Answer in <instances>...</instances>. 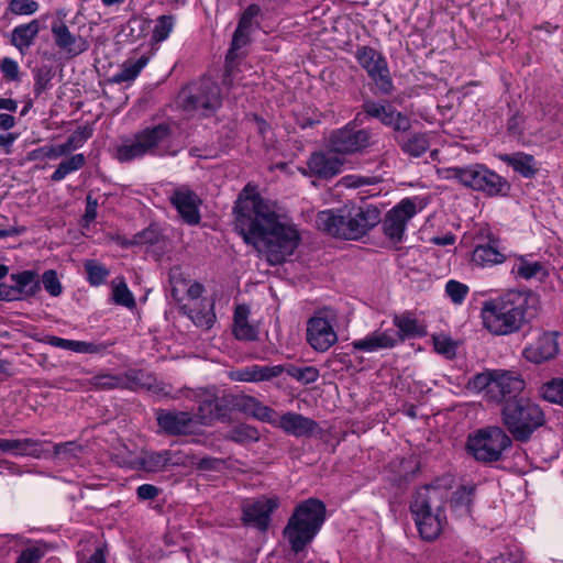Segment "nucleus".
<instances>
[{
    "instance_id": "nucleus-32",
    "label": "nucleus",
    "mask_w": 563,
    "mask_h": 563,
    "mask_svg": "<svg viewBox=\"0 0 563 563\" xmlns=\"http://www.w3.org/2000/svg\"><path fill=\"white\" fill-rule=\"evenodd\" d=\"M52 33L55 40V44L69 54L77 55L82 52L80 38L74 36L67 25L64 23H54L52 26Z\"/></svg>"
},
{
    "instance_id": "nucleus-55",
    "label": "nucleus",
    "mask_w": 563,
    "mask_h": 563,
    "mask_svg": "<svg viewBox=\"0 0 563 563\" xmlns=\"http://www.w3.org/2000/svg\"><path fill=\"white\" fill-rule=\"evenodd\" d=\"M341 183L343 186H345L347 188H358V187L376 184L377 178L360 176V175H346L341 179Z\"/></svg>"
},
{
    "instance_id": "nucleus-29",
    "label": "nucleus",
    "mask_w": 563,
    "mask_h": 563,
    "mask_svg": "<svg viewBox=\"0 0 563 563\" xmlns=\"http://www.w3.org/2000/svg\"><path fill=\"white\" fill-rule=\"evenodd\" d=\"M476 486L474 484H466L459 487L451 497V509L459 518L468 517L473 498L475 495Z\"/></svg>"
},
{
    "instance_id": "nucleus-11",
    "label": "nucleus",
    "mask_w": 563,
    "mask_h": 563,
    "mask_svg": "<svg viewBox=\"0 0 563 563\" xmlns=\"http://www.w3.org/2000/svg\"><path fill=\"white\" fill-rule=\"evenodd\" d=\"M168 136L169 128L166 124H158L144 130L133 141L118 146L114 155L120 162L132 161L151 152L159 143L166 141Z\"/></svg>"
},
{
    "instance_id": "nucleus-45",
    "label": "nucleus",
    "mask_w": 563,
    "mask_h": 563,
    "mask_svg": "<svg viewBox=\"0 0 563 563\" xmlns=\"http://www.w3.org/2000/svg\"><path fill=\"white\" fill-rule=\"evenodd\" d=\"M52 77V68L49 66L34 69V92L36 96H40L47 88Z\"/></svg>"
},
{
    "instance_id": "nucleus-52",
    "label": "nucleus",
    "mask_w": 563,
    "mask_h": 563,
    "mask_svg": "<svg viewBox=\"0 0 563 563\" xmlns=\"http://www.w3.org/2000/svg\"><path fill=\"white\" fill-rule=\"evenodd\" d=\"M230 439L236 442L256 441L258 435L254 428L240 424L230 432Z\"/></svg>"
},
{
    "instance_id": "nucleus-28",
    "label": "nucleus",
    "mask_w": 563,
    "mask_h": 563,
    "mask_svg": "<svg viewBox=\"0 0 563 563\" xmlns=\"http://www.w3.org/2000/svg\"><path fill=\"white\" fill-rule=\"evenodd\" d=\"M396 141L401 151L411 157H420L430 147V136L428 133L418 132L396 136Z\"/></svg>"
},
{
    "instance_id": "nucleus-7",
    "label": "nucleus",
    "mask_w": 563,
    "mask_h": 563,
    "mask_svg": "<svg viewBox=\"0 0 563 563\" xmlns=\"http://www.w3.org/2000/svg\"><path fill=\"white\" fill-rule=\"evenodd\" d=\"M501 419L514 439L520 442H527L545 421L540 406L526 397L504 405Z\"/></svg>"
},
{
    "instance_id": "nucleus-13",
    "label": "nucleus",
    "mask_w": 563,
    "mask_h": 563,
    "mask_svg": "<svg viewBox=\"0 0 563 563\" xmlns=\"http://www.w3.org/2000/svg\"><path fill=\"white\" fill-rule=\"evenodd\" d=\"M355 58L382 92L389 93L391 91L393 81L387 60L380 52L371 46H358L355 51Z\"/></svg>"
},
{
    "instance_id": "nucleus-58",
    "label": "nucleus",
    "mask_w": 563,
    "mask_h": 563,
    "mask_svg": "<svg viewBox=\"0 0 563 563\" xmlns=\"http://www.w3.org/2000/svg\"><path fill=\"white\" fill-rule=\"evenodd\" d=\"M260 7L256 4H250L242 13L238 26L245 30H252L253 19L260 14Z\"/></svg>"
},
{
    "instance_id": "nucleus-36",
    "label": "nucleus",
    "mask_w": 563,
    "mask_h": 563,
    "mask_svg": "<svg viewBox=\"0 0 563 563\" xmlns=\"http://www.w3.org/2000/svg\"><path fill=\"white\" fill-rule=\"evenodd\" d=\"M242 407L249 415L273 426V421L275 420L277 412L258 401L256 398L244 397L242 400Z\"/></svg>"
},
{
    "instance_id": "nucleus-17",
    "label": "nucleus",
    "mask_w": 563,
    "mask_h": 563,
    "mask_svg": "<svg viewBox=\"0 0 563 563\" xmlns=\"http://www.w3.org/2000/svg\"><path fill=\"white\" fill-rule=\"evenodd\" d=\"M221 103L220 89L209 78H203L190 87L186 107L195 110L214 111Z\"/></svg>"
},
{
    "instance_id": "nucleus-51",
    "label": "nucleus",
    "mask_w": 563,
    "mask_h": 563,
    "mask_svg": "<svg viewBox=\"0 0 563 563\" xmlns=\"http://www.w3.org/2000/svg\"><path fill=\"white\" fill-rule=\"evenodd\" d=\"M80 452L81 446L75 441L58 443L54 445V454L64 460L77 457L78 453Z\"/></svg>"
},
{
    "instance_id": "nucleus-33",
    "label": "nucleus",
    "mask_w": 563,
    "mask_h": 563,
    "mask_svg": "<svg viewBox=\"0 0 563 563\" xmlns=\"http://www.w3.org/2000/svg\"><path fill=\"white\" fill-rule=\"evenodd\" d=\"M147 63L148 57L145 55H141L139 57H130L122 64L120 73L115 74L111 79H108V82H131L137 77L140 71L146 66Z\"/></svg>"
},
{
    "instance_id": "nucleus-47",
    "label": "nucleus",
    "mask_w": 563,
    "mask_h": 563,
    "mask_svg": "<svg viewBox=\"0 0 563 563\" xmlns=\"http://www.w3.org/2000/svg\"><path fill=\"white\" fill-rule=\"evenodd\" d=\"M85 271L91 285H101L106 277V269L97 262L89 260L85 263Z\"/></svg>"
},
{
    "instance_id": "nucleus-2",
    "label": "nucleus",
    "mask_w": 563,
    "mask_h": 563,
    "mask_svg": "<svg viewBox=\"0 0 563 563\" xmlns=\"http://www.w3.org/2000/svg\"><path fill=\"white\" fill-rule=\"evenodd\" d=\"M537 302V296L517 290L485 300L481 308L483 327L493 335L516 333L527 322L529 306Z\"/></svg>"
},
{
    "instance_id": "nucleus-62",
    "label": "nucleus",
    "mask_w": 563,
    "mask_h": 563,
    "mask_svg": "<svg viewBox=\"0 0 563 563\" xmlns=\"http://www.w3.org/2000/svg\"><path fill=\"white\" fill-rule=\"evenodd\" d=\"M130 384V377L126 375V373H109L108 372V388L113 387H128Z\"/></svg>"
},
{
    "instance_id": "nucleus-12",
    "label": "nucleus",
    "mask_w": 563,
    "mask_h": 563,
    "mask_svg": "<svg viewBox=\"0 0 563 563\" xmlns=\"http://www.w3.org/2000/svg\"><path fill=\"white\" fill-rule=\"evenodd\" d=\"M183 396L197 404V412L195 418L198 420V424H211L214 420H218L225 416L227 404L225 399L219 397L212 389H190L185 388L181 390Z\"/></svg>"
},
{
    "instance_id": "nucleus-37",
    "label": "nucleus",
    "mask_w": 563,
    "mask_h": 563,
    "mask_svg": "<svg viewBox=\"0 0 563 563\" xmlns=\"http://www.w3.org/2000/svg\"><path fill=\"white\" fill-rule=\"evenodd\" d=\"M512 273L516 275V277L526 280L531 278H542L548 275V271L542 263L530 262L523 257H520L519 261L514 265Z\"/></svg>"
},
{
    "instance_id": "nucleus-20",
    "label": "nucleus",
    "mask_w": 563,
    "mask_h": 563,
    "mask_svg": "<svg viewBox=\"0 0 563 563\" xmlns=\"http://www.w3.org/2000/svg\"><path fill=\"white\" fill-rule=\"evenodd\" d=\"M159 428L169 435H189L198 430V420L190 412L161 410L157 412Z\"/></svg>"
},
{
    "instance_id": "nucleus-19",
    "label": "nucleus",
    "mask_w": 563,
    "mask_h": 563,
    "mask_svg": "<svg viewBox=\"0 0 563 563\" xmlns=\"http://www.w3.org/2000/svg\"><path fill=\"white\" fill-rule=\"evenodd\" d=\"M307 340L311 347L319 352L328 351L338 341V335L324 316V311H320L309 319Z\"/></svg>"
},
{
    "instance_id": "nucleus-35",
    "label": "nucleus",
    "mask_w": 563,
    "mask_h": 563,
    "mask_svg": "<svg viewBox=\"0 0 563 563\" xmlns=\"http://www.w3.org/2000/svg\"><path fill=\"white\" fill-rule=\"evenodd\" d=\"M111 299L115 305L129 310H133L136 307L135 297L123 277H115L111 282Z\"/></svg>"
},
{
    "instance_id": "nucleus-8",
    "label": "nucleus",
    "mask_w": 563,
    "mask_h": 563,
    "mask_svg": "<svg viewBox=\"0 0 563 563\" xmlns=\"http://www.w3.org/2000/svg\"><path fill=\"white\" fill-rule=\"evenodd\" d=\"M442 178L457 180L461 185L487 196H504L508 192L510 185L501 176L483 164H471L467 166H454L441 172Z\"/></svg>"
},
{
    "instance_id": "nucleus-5",
    "label": "nucleus",
    "mask_w": 563,
    "mask_h": 563,
    "mask_svg": "<svg viewBox=\"0 0 563 563\" xmlns=\"http://www.w3.org/2000/svg\"><path fill=\"white\" fill-rule=\"evenodd\" d=\"M442 493L437 487H420L410 505V510L420 537L435 540L442 532L446 517L442 508Z\"/></svg>"
},
{
    "instance_id": "nucleus-25",
    "label": "nucleus",
    "mask_w": 563,
    "mask_h": 563,
    "mask_svg": "<svg viewBox=\"0 0 563 563\" xmlns=\"http://www.w3.org/2000/svg\"><path fill=\"white\" fill-rule=\"evenodd\" d=\"M343 159L325 153H314L308 161L309 169L320 178H331L341 173Z\"/></svg>"
},
{
    "instance_id": "nucleus-59",
    "label": "nucleus",
    "mask_w": 563,
    "mask_h": 563,
    "mask_svg": "<svg viewBox=\"0 0 563 563\" xmlns=\"http://www.w3.org/2000/svg\"><path fill=\"white\" fill-rule=\"evenodd\" d=\"M250 30L241 29L238 26L233 34L231 51H238L247 45L250 42Z\"/></svg>"
},
{
    "instance_id": "nucleus-3",
    "label": "nucleus",
    "mask_w": 563,
    "mask_h": 563,
    "mask_svg": "<svg viewBox=\"0 0 563 563\" xmlns=\"http://www.w3.org/2000/svg\"><path fill=\"white\" fill-rule=\"evenodd\" d=\"M317 225L325 233L345 240H358L380 222V211L372 205H344L320 211Z\"/></svg>"
},
{
    "instance_id": "nucleus-31",
    "label": "nucleus",
    "mask_w": 563,
    "mask_h": 563,
    "mask_svg": "<svg viewBox=\"0 0 563 563\" xmlns=\"http://www.w3.org/2000/svg\"><path fill=\"white\" fill-rule=\"evenodd\" d=\"M250 310L239 305L234 311L233 333L238 340L253 341L257 338V329L249 322Z\"/></svg>"
},
{
    "instance_id": "nucleus-60",
    "label": "nucleus",
    "mask_w": 563,
    "mask_h": 563,
    "mask_svg": "<svg viewBox=\"0 0 563 563\" xmlns=\"http://www.w3.org/2000/svg\"><path fill=\"white\" fill-rule=\"evenodd\" d=\"M1 71L4 78L9 80H16L19 78V66L12 58L5 57L2 59Z\"/></svg>"
},
{
    "instance_id": "nucleus-56",
    "label": "nucleus",
    "mask_w": 563,
    "mask_h": 563,
    "mask_svg": "<svg viewBox=\"0 0 563 563\" xmlns=\"http://www.w3.org/2000/svg\"><path fill=\"white\" fill-rule=\"evenodd\" d=\"M159 239V233L155 229L148 228L136 234L131 243L136 245H153L156 244Z\"/></svg>"
},
{
    "instance_id": "nucleus-63",
    "label": "nucleus",
    "mask_w": 563,
    "mask_h": 563,
    "mask_svg": "<svg viewBox=\"0 0 563 563\" xmlns=\"http://www.w3.org/2000/svg\"><path fill=\"white\" fill-rule=\"evenodd\" d=\"M88 136L89 135L86 133L85 129H78L67 137L66 143L69 145L70 150L74 151L79 148L88 139Z\"/></svg>"
},
{
    "instance_id": "nucleus-64",
    "label": "nucleus",
    "mask_w": 563,
    "mask_h": 563,
    "mask_svg": "<svg viewBox=\"0 0 563 563\" xmlns=\"http://www.w3.org/2000/svg\"><path fill=\"white\" fill-rule=\"evenodd\" d=\"M158 488L151 484L139 486L136 495L141 500H153L158 495Z\"/></svg>"
},
{
    "instance_id": "nucleus-49",
    "label": "nucleus",
    "mask_w": 563,
    "mask_h": 563,
    "mask_svg": "<svg viewBox=\"0 0 563 563\" xmlns=\"http://www.w3.org/2000/svg\"><path fill=\"white\" fill-rule=\"evenodd\" d=\"M189 318L200 328L210 329L216 321V314L211 310L191 309Z\"/></svg>"
},
{
    "instance_id": "nucleus-40",
    "label": "nucleus",
    "mask_w": 563,
    "mask_h": 563,
    "mask_svg": "<svg viewBox=\"0 0 563 563\" xmlns=\"http://www.w3.org/2000/svg\"><path fill=\"white\" fill-rule=\"evenodd\" d=\"M45 342L52 346L77 353H88L92 351V345L90 343L63 339L54 335L47 336Z\"/></svg>"
},
{
    "instance_id": "nucleus-1",
    "label": "nucleus",
    "mask_w": 563,
    "mask_h": 563,
    "mask_svg": "<svg viewBox=\"0 0 563 563\" xmlns=\"http://www.w3.org/2000/svg\"><path fill=\"white\" fill-rule=\"evenodd\" d=\"M235 227L271 265H279L294 254L300 235L294 224L282 222L274 206L264 200L256 186L247 184L234 206Z\"/></svg>"
},
{
    "instance_id": "nucleus-24",
    "label": "nucleus",
    "mask_w": 563,
    "mask_h": 563,
    "mask_svg": "<svg viewBox=\"0 0 563 563\" xmlns=\"http://www.w3.org/2000/svg\"><path fill=\"white\" fill-rule=\"evenodd\" d=\"M180 459L177 454L163 450L158 452H145L143 456L137 457L136 466L145 472L157 473L164 471L168 465H178Z\"/></svg>"
},
{
    "instance_id": "nucleus-50",
    "label": "nucleus",
    "mask_w": 563,
    "mask_h": 563,
    "mask_svg": "<svg viewBox=\"0 0 563 563\" xmlns=\"http://www.w3.org/2000/svg\"><path fill=\"white\" fill-rule=\"evenodd\" d=\"M284 365H254L255 382L269 380L279 376L282 373H284Z\"/></svg>"
},
{
    "instance_id": "nucleus-18",
    "label": "nucleus",
    "mask_w": 563,
    "mask_h": 563,
    "mask_svg": "<svg viewBox=\"0 0 563 563\" xmlns=\"http://www.w3.org/2000/svg\"><path fill=\"white\" fill-rule=\"evenodd\" d=\"M278 507V499L262 496L257 499L246 500L242 505V520L262 531L268 528L271 515Z\"/></svg>"
},
{
    "instance_id": "nucleus-46",
    "label": "nucleus",
    "mask_w": 563,
    "mask_h": 563,
    "mask_svg": "<svg viewBox=\"0 0 563 563\" xmlns=\"http://www.w3.org/2000/svg\"><path fill=\"white\" fill-rule=\"evenodd\" d=\"M42 283L45 290L53 297L59 296L63 291V287L57 277V273L53 269H48L43 273Z\"/></svg>"
},
{
    "instance_id": "nucleus-27",
    "label": "nucleus",
    "mask_w": 563,
    "mask_h": 563,
    "mask_svg": "<svg viewBox=\"0 0 563 563\" xmlns=\"http://www.w3.org/2000/svg\"><path fill=\"white\" fill-rule=\"evenodd\" d=\"M10 279L13 282L19 299L34 297L41 290V280L34 271L11 274Z\"/></svg>"
},
{
    "instance_id": "nucleus-44",
    "label": "nucleus",
    "mask_w": 563,
    "mask_h": 563,
    "mask_svg": "<svg viewBox=\"0 0 563 563\" xmlns=\"http://www.w3.org/2000/svg\"><path fill=\"white\" fill-rule=\"evenodd\" d=\"M174 27V20L170 15H161L155 23V26L153 29L152 38L155 42H163L165 41Z\"/></svg>"
},
{
    "instance_id": "nucleus-21",
    "label": "nucleus",
    "mask_w": 563,
    "mask_h": 563,
    "mask_svg": "<svg viewBox=\"0 0 563 563\" xmlns=\"http://www.w3.org/2000/svg\"><path fill=\"white\" fill-rule=\"evenodd\" d=\"M273 427L296 438L311 437L320 430L319 424L311 418L291 411L277 413Z\"/></svg>"
},
{
    "instance_id": "nucleus-22",
    "label": "nucleus",
    "mask_w": 563,
    "mask_h": 563,
    "mask_svg": "<svg viewBox=\"0 0 563 563\" xmlns=\"http://www.w3.org/2000/svg\"><path fill=\"white\" fill-rule=\"evenodd\" d=\"M170 202L188 224H197L200 221L198 209L200 199L189 188L180 187L176 189L170 196Z\"/></svg>"
},
{
    "instance_id": "nucleus-53",
    "label": "nucleus",
    "mask_w": 563,
    "mask_h": 563,
    "mask_svg": "<svg viewBox=\"0 0 563 563\" xmlns=\"http://www.w3.org/2000/svg\"><path fill=\"white\" fill-rule=\"evenodd\" d=\"M433 344L435 351L445 357L452 358L455 355L456 346L450 338L445 335L434 336Z\"/></svg>"
},
{
    "instance_id": "nucleus-30",
    "label": "nucleus",
    "mask_w": 563,
    "mask_h": 563,
    "mask_svg": "<svg viewBox=\"0 0 563 563\" xmlns=\"http://www.w3.org/2000/svg\"><path fill=\"white\" fill-rule=\"evenodd\" d=\"M41 442L34 439H0V450L15 455L38 457L42 453Z\"/></svg>"
},
{
    "instance_id": "nucleus-15",
    "label": "nucleus",
    "mask_w": 563,
    "mask_h": 563,
    "mask_svg": "<svg viewBox=\"0 0 563 563\" xmlns=\"http://www.w3.org/2000/svg\"><path fill=\"white\" fill-rule=\"evenodd\" d=\"M371 133L365 129H355L352 124L333 131L329 136V146L339 154H353L369 145Z\"/></svg>"
},
{
    "instance_id": "nucleus-42",
    "label": "nucleus",
    "mask_w": 563,
    "mask_h": 563,
    "mask_svg": "<svg viewBox=\"0 0 563 563\" xmlns=\"http://www.w3.org/2000/svg\"><path fill=\"white\" fill-rule=\"evenodd\" d=\"M468 291L470 288L466 284L455 279H450L445 284V294L454 305H461L465 300Z\"/></svg>"
},
{
    "instance_id": "nucleus-57",
    "label": "nucleus",
    "mask_w": 563,
    "mask_h": 563,
    "mask_svg": "<svg viewBox=\"0 0 563 563\" xmlns=\"http://www.w3.org/2000/svg\"><path fill=\"white\" fill-rule=\"evenodd\" d=\"M44 551L40 547H29L19 555L16 563H38Z\"/></svg>"
},
{
    "instance_id": "nucleus-54",
    "label": "nucleus",
    "mask_w": 563,
    "mask_h": 563,
    "mask_svg": "<svg viewBox=\"0 0 563 563\" xmlns=\"http://www.w3.org/2000/svg\"><path fill=\"white\" fill-rule=\"evenodd\" d=\"M38 9V3L34 0H11L9 10L14 14H32Z\"/></svg>"
},
{
    "instance_id": "nucleus-10",
    "label": "nucleus",
    "mask_w": 563,
    "mask_h": 563,
    "mask_svg": "<svg viewBox=\"0 0 563 563\" xmlns=\"http://www.w3.org/2000/svg\"><path fill=\"white\" fill-rule=\"evenodd\" d=\"M511 443L510 437L501 428L486 427L468 435L466 448L476 461L488 464L499 461Z\"/></svg>"
},
{
    "instance_id": "nucleus-23",
    "label": "nucleus",
    "mask_w": 563,
    "mask_h": 563,
    "mask_svg": "<svg viewBox=\"0 0 563 563\" xmlns=\"http://www.w3.org/2000/svg\"><path fill=\"white\" fill-rule=\"evenodd\" d=\"M559 353V342L555 333L544 332L533 343L523 350L527 361L541 364L553 358Z\"/></svg>"
},
{
    "instance_id": "nucleus-41",
    "label": "nucleus",
    "mask_w": 563,
    "mask_h": 563,
    "mask_svg": "<svg viewBox=\"0 0 563 563\" xmlns=\"http://www.w3.org/2000/svg\"><path fill=\"white\" fill-rule=\"evenodd\" d=\"M284 372L302 384H311L319 378V369L314 366L298 367L288 365L285 366Z\"/></svg>"
},
{
    "instance_id": "nucleus-4",
    "label": "nucleus",
    "mask_w": 563,
    "mask_h": 563,
    "mask_svg": "<svg viewBox=\"0 0 563 563\" xmlns=\"http://www.w3.org/2000/svg\"><path fill=\"white\" fill-rule=\"evenodd\" d=\"M325 519V506L316 498L300 503L284 528L291 550L299 553L314 539Z\"/></svg>"
},
{
    "instance_id": "nucleus-26",
    "label": "nucleus",
    "mask_w": 563,
    "mask_h": 563,
    "mask_svg": "<svg viewBox=\"0 0 563 563\" xmlns=\"http://www.w3.org/2000/svg\"><path fill=\"white\" fill-rule=\"evenodd\" d=\"M471 261L479 267H492L506 261V255L498 250L496 242L490 240L486 244H478L472 253Z\"/></svg>"
},
{
    "instance_id": "nucleus-43",
    "label": "nucleus",
    "mask_w": 563,
    "mask_h": 563,
    "mask_svg": "<svg viewBox=\"0 0 563 563\" xmlns=\"http://www.w3.org/2000/svg\"><path fill=\"white\" fill-rule=\"evenodd\" d=\"M543 397L550 402L563 406V378H554L542 388Z\"/></svg>"
},
{
    "instance_id": "nucleus-6",
    "label": "nucleus",
    "mask_w": 563,
    "mask_h": 563,
    "mask_svg": "<svg viewBox=\"0 0 563 563\" xmlns=\"http://www.w3.org/2000/svg\"><path fill=\"white\" fill-rule=\"evenodd\" d=\"M468 387L498 404L507 405L510 401L523 398L520 394L525 382L517 373L504 369H487L476 374L468 380Z\"/></svg>"
},
{
    "instance_id": "nucleus-61",
    "label": "nucleus",
    "mask_w": 563,
    "mask_h": 563,
    "mask_svg": "<svg viewBox=\"0 0 563 563\" xmlns=\"http://www.w3.org/2000/svg\"><path fill=\"white\" fill-rule=\"evenodd\" d=\"M230 377L235 382H255L254 365L231 372Z\"/></svg>"
},
{
    "instance_id": "nucleus-34",
    "label": "nucleus",
    "mask_w": 563,
    "mask_h": 563,
    "mask_svg": "<svg viewBox=\"0 0 563 563\" xmlns=\"http://www.w3.org/2000/svg\"><path fill=\"white\" fill-rule=\"evenodd\" d=\"M41 30L38 20H33L30 23L18 25L12 31V44L23 52L24 48H29L34 38L37 36Z\"/></svg>"
},
{
    "instance_id": "nucleus-16",
    "label": "nucleus",
    "mask_w": 563,
    "mask_h": 563,
    "mask_svg": "<svg viewBox=\"0 0 563 563\" xmlns=\"http://www.w3.org/2000/svg\"><path fill=\"white\" fill-rule=\"evenodd\" d=\"M362 108L368 117L379 120L382 124L395 132H407L411 128L410 118L398 111L390 102L367 100Z\"/></svg>"
},
{
    "instance_id": "nucleus-14",
    "label": "nucleus",
    "mask_w": 563,
    "mask_h": 563,
    "mask_svg": "<svg viewBox=\"0 0 563 563\" xmlns=\"http://www.w3.org/2000/svg\"><path fill=\"white\" fill-rule=\"evenodd\" d=\"M418 198H404L394 206L383 220V232L393 243H399L404 240L408 222L418 212Z\"/></svg>"
},
{
    "instance_id": "nucleus-39",
    "label": "nucleus",
    "mask_w": 563,
    "mask_h": 563,
    "mask_svg": "<svg viewBox=\"0 0 563 563\" xmlns=\"http://www.w3.org/2000/svg\"><path fill=\"white\" fill-rule=\"evenodd\" d=\"M85 163L86 158L82 154L73 155L58 164L56 170L52 174L51 179L53 181H60L67 175L80 169Z\"/></svg>"
},
{
    "instance_id": "nucleus-38",
    "label": "nucleus",
    "mask_w": 563,
    "mask_h": 563,
    "mask_svg": "<svg viewBox=\"0 0 563 563\" xmlns=\"http://www.w3.org/2000/svg\"><path fill=\"white\" fill-rule=\"evenodd\" d=\"M504 161L509 166H511L515 172L519 173L526 178L532 177L537 173L536 162L531 155L516 153L505 156Z\"/></svg>"
},
{
    "instance_id": "nucleus-9",
    "label": "nucleus",
    "mask_w": 563,
    "mask_h": 563,
    "mask_svg": "<svg viewBox=\"0 0 563 563\" xmlns=\"http://www.w3.org/2000/svg\"><path fill=\"white\" fill-rule=\"evenodd\" d=\"M394 325L398 329L376 330L368 333L360 340H354L351 344L354 350L363 352H376L379 350L391 349L405 338L420 336L424 334V329L417 319L408 313L395 316Z\"/></svg>"
},
{
    "instance_id": "nucleus-48",
    "label": "nucleus",
    "mask_w": 563,
    "mask_h": 563,
    "mask_svg": "<svg viewBox=\"0 0 563 563\" xmlns=\"http://www.w3.org/2000/svg\"><path fill=\"white\" fill-rule=\"evenodd\" d=\"M111 460L120 466L135 467L137 457H135L132 451L125 445L120 444L117 453H112Z\"/></svg>"
}]
</instances>
